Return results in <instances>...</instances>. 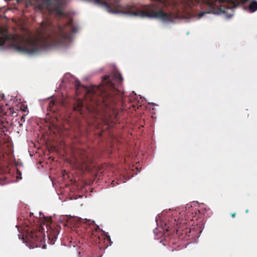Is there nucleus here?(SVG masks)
<instances>
[{
  "mask_svg": "<svg viewBox=\"0 0 257 257\" xmlns=\"http://www.w3.org/2000/svg\"><path fill=\"white\" fill-rule=\"evenodd\" d=\"M122 81L121 75L115 72L109 75H105L102 78L100 86H93L86 88L85 96L86 101H89L88 104L90 109L94 111H103L109 114V111H114L117 102L120 99L122 101L132 102L136 94L133 92L130 96L123 98V94L119 95L118 86Z\"/></svg>",
  "mask_w": 257,
  "mask_h": 257,
  "instance_id": "obj_1",
  "label": "nucleus"
},
{
  "mask_svg": "<svg viewBox=\"0 0 257 257\" xmlns=\"http://www.w3.org/2000/svg\"><path fill=\"white\" fill-rule=\"evenodd\" d=\"M27 229H26V239L31 244L32 248L41 247L45 240L44 226L49 239H56L58 234V230L51 225V218L45 217L42 213H39V217L33 219V222L29 220L25 223Z\"/></svg>",
  "mask_w": 257,
  "mask_h": 257,
  "instance_id": "obj_2",
  "label": "nucleus"
},
{
  "mask_svg": "<svg viewBox=\"0 0 257 257\" xmlns=\"http://www.w3.org/2000/svg\"><path fill=\"white\" fill-rule=\"evenodd\" d=\"M170 0H155V2L151 6H146L143 10L138 9L134 6H127L123 8V12L133 16L156 18L164 22H173L174 19L183 17L179 12L167 13L163 11L164 6L170 4Z\"/></svg>",
  "mask_w": 257,
  "mask_h": 257,
  "instance_id": "obj_3",
  "label": "nucleus"
},
{
  "mask_svg": "<svg viewBox=\"0 0 257 257\" xmlns=\"http://www.w3.org/2000/svg\"><path fill=\"white\" fill-rule=\"evenodd\" d=\"M10 42L11 47L23 54H34L39 52L41 46L39 41L16 35H3L0 37V46Z\"/></svg>",
  "mask_w": 257,
  "mask_h": 257,
  "instance_id": "obj_4",
  "label": "nucleus"
},
{
  "mask_svg": "<svg viewBox=\"0 0 257 257\" xmlns=\"http://www.w3.org/2000/svg\"><path fill=\"white\" fill-rule=\"evenodd\" d=\"M163 223L165 225L164 230H166V231L176 232V233L182 231V234L185 233L186 235L191 232V229L186 227V220L181 217L177 219L172 218L166 219Z\"/></svg>",
  "mask_w": 257,
  "mask_h": 257,
  "instance_id": "obj_5",
  "label": "nucleus"
},
{
  "mask_svg": "<svg viewBox=\"0 0 257 257\" xmlns=\"http://www.w3.org/2000/svg\"><path fill=\"white\" fill-rule=\"evenodd\" d=\"M77 31V28L74 25L72 19H69L65 25L59 27L58 42L64 43L70 39L72 35L75 33Z\"/></svg>",
  "mask_w": 257,
  "mask_h": 257,
  "instance_id": "obj_6",
  "label": "nucleus"
},
{
  "mask_svg": "<svg viewBox=\"0 0 257 257\" xmlns=\"http://www.w3.org/2000/svg\"><path fill=\"white\" fill-rule=\"evenodd\" d=\"M92 163L91 157L85 150H79L78 156L75 159L76 167L82 170L89 171L91 169L89 165Z\"/></svg>",
  "mask_w": 257,
  "mask_h": 257,
  "instance_id": "obj_7",
  "label": "nucleus"
},
{
  "mask_svg": "<svg viewBox=\"0 0 257 257\" xmlns=\"http://www.w3.org/2000/svg\"><path fill=\"white\" fill-rule=\"evenodd\" d=\"M50 13H56L59 16L64 15V4L58 0H42Z\"/></svg>",
  "mask_w": 257,
  "mask_h": 257,
  "instance_id": "obj_8",
  "label": "nucleus"
},
{
  "mask_svg": "<svg viewBox=\"0 0 257 257\" xmlns=\"http://www.w3.org/2000/svg\"><path fill=\"white\" fill-rule=\"evenodd\" d=\"M97 4L102 5L106 10L111 13L119 12L118 9L120 7V0H93Z\"/></svg>",
  "mask_w": 257,
  "mask_h": 257,
  "instance_id": "obj_9",
  "label": "nucleus"
},
{
  "mask_svg": "<svg viewBox=\"0 0 257 257\" xmlns=\"http://www.w3.org/2000/svg\"><path fill=\"white\" fill-rule=\"evenodd\" d=\"M52 28L51 21L48 19H45L40 24L39 35H42V36L46 35L49 31L52 30Z\"/></svg>",
  "mask_w": 257,
  "mask_h": 257,
  "instance_id": "obj_10",
  "label": "nucleus"
},
{
  "mask_svg": "<svg viewBox=\"0 0 257 257\" xmlns=\"http://www.w3.org/2000/svg\"><path fill=\"white\" fill-rule=\"evenodd\" d=\"M257 0H247L245 3L249 2L248 10L250 13H254L257 11ZM244 4V3L243 4Z\"/></svg>",
  "mask_w": 257,
  "mask_h": 257,
  "instance_id": "obj_11",
  "label": "nucleus"
},
{
  "mask_svg": "<svg viewBox=\"0 0 257 257\" xmlns=\"http://www.w3.org/2000/svg\"><path fill=\"white\" fill-rule=\"evenodd\" d=\"M4 114L8 116L16 117L18 115V113L13 107H10L4 113Z\"/></svg>",
  "mask_w": 257,
  "mask_h": 257,
  "instance_id": "obj_12",
  "label": "nucleus"
},
{
  "mask_svg": "<svg viewBox=\"0 0 257 257\" xmlns=\"http://www.w3.org/2000/svg\"><path fill=\"white\" fill-rule=\"evenodd\" d=\"M83 103L81 101H78L77 105L76 106H75L74 107V109L76 111H77L78 112H80L81 113V111L83 109Z\"/></svg>",
  "mask_w": 257,
  "mask_h": 257,
  "instance_id": "obj_13",
  "label": "nucleus"
},
{
  "mask_svg": "<svg viewBox=\"0 0 257 257\" xmlns=\"http://www.w3.org/2000/svg\"><path fill=\"white\" fill-rule=\"evenodd\" d=\"M160 242H162L163 243V244H164V245L170 244L171 243H172V244L174 243V241L172 239L170 240L169 241H168L166 240H165L164 241H163V240H161Z\"/></svg>",
  "mask_w": 257,
  "mask_h": 257,
  "instance_id": "obj_14",
  "label": "nucleus"
},
{
  "mask_svg": "<svg viewBox=\"0 0 257 257\" xmlns=\"http://www.w3.org/2000/svg\"><path fill=\"white\" fill-rule=\"evenodd\" d=\"M76 89H78V87L80 86V83L79 81H76L75 84Z\"/></svg>",
  "mask_w": 257,
  "mask_h": 257,
  "instance_id": "obj_15",
  "label": "nucleus"
},
{
  "mask_svg": "<svg viewBox=\"0 0 257 257\" xmlns=\"http://www.w3.org/2000/svg\"><path fill=\"white\" fill-rule=\"evenodd\" d=\"M105 236H106V238L109 240V241H110V237L109 235H108L107 234H105Z\"/></svg>",
  "mask_w": 257,
  "mask_h": 257,
  "instance_id": "obj_16",
  "label": "nucleus"
},
{
  "mask_svg": "<svg viewBox=\"0 0 257 257\" xmlns=\"http://www.w3.org/2000/svg\"><path fill=\"white\" fill-rule=\"evenodd\" d=\"M55 104V102L54 101H51L49 103L50 106L53 105Z\"/></svg>",
  "mask_w": 257,
  "mask_h": 257,
  "instance_id": "obj_17",
  "label": "nucleus"
},
{
  "mask_svg": "<svg viewBox=\"0 0 257 257\" xmlns=\"http://www.w3.org/2000/svg\"><path fill=\"white\" fill-rule=\"evenodd\" d=\"M25 115H23L21 116V121H25Z\"/></svg>",
  "mask_w": 257,
  "mask_h": 257,
  "instance_id": "obj_18",
  "label": "nucleus"
},
{
  "mask_svg": "<svg viewBox=\"0 0 257 257\" xmlns=\"http://www.w3.org/2000/svg\"><path fill=\"white\" fill-rule=\"evenodd\" d=\"M38 8H39L40 10H42L43 9V6H42V5H39L38 6Z\"/></svg>",
  "mask_w": 257,
  "mask_h": 257,
  "instance_id": "obj_19",
  "label": "nucleus"
},
{
  "mask_svg": "<svg viewBox=\"0 0 257 257\" xmlns=\"http://www.w3.org/2000/svg\"><path fill=\"white\" fill-rule=\"evenodd\" d=\"M231 215L232 217H235V215H236V213H231Z\"/></svg>",
  "mask_w": 257,
  "mask_h": 257,
  "instance_id": "obj_20",
  "label": "nucleus"
},
{
  "mask_svg": "<svg viewBox=\"0 0 257 257\" xmlns=\"http://www.w3.org/2000/svg\"><path fill=\"white\" fill-rule=\"evenodd\" d=\"M24 108H21V109L23 111H26V109H27V107H25V106H24Z\"/></svg>",
  "mask_w": 257,
  "mask_h": 257,
  "instance_id": "obj_21",
  "label": "nucleus"
},
{
  "mask_svg": "<svg viewBox=\"0 0 257 257\" xmlns=\"http://www.w3.org/2000/svg\"><path fill=\"white\" fill-rule=\"evenodd\" d=\"M33 213H30V217H31L32 216H33Z\"/></svg>",
  "mask_w": 257,
  "mask_h": 257,
  "instance_id": "obj_22",
  "label": "nucleus"
},
{
  "mask_svg": "<svg viewBox=\"0 0 257 257\" xmlns=\"http://www.w3.org/2000/svg\"><path fill=\"white\" fill-rule=\"evenodd\" d=\"M18 174H20V175H21V173L20 171H18Z\"/></svg>",
  "mask_w": 257,
  "mask_h": 257,
  "instance_id": "obj_23",
  "label": "nucleus"
},
{
  "mask_svg": "<svg viewBox=\"0 0 257 257\" xmlns=\"http://www.w3.org/2000/svg\"><path fill=\"white\" fill-rule=\"evenodd\" d=\"M98 229H99V227L98 226H97L96 228V230H97Z\"/></svg>",
  "mask_w": 257,
  "mask_h": 257,
  "instance_id": "obj_24",
  "label": "nucleus"
},
{
  "mask_svg": "<svg viewBox=\"0 0 257 257\" xmlns=\"http://www.w3.org/2000/svg\"><path fill=\"white\" fill-rule=\"evenodd\" d=\"M245 212H246V213H247V212H248V210L247 209V210L245 211Z\"/></svg>",
  "mask_w": 257,
  "mask_h": 257,
  "instance_id": "obj_25",
  "label": "nucleus"
}]
</instances>
